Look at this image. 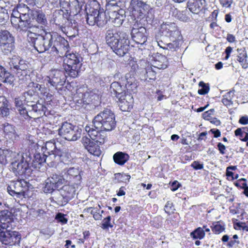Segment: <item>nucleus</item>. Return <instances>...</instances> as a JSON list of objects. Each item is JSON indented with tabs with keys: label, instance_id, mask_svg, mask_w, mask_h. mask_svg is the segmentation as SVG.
<instances>
[{
	"label": "nucleus",
	"instance_id": "obj_47",
	"mask_svg": "<svg viewBox=\"0 0 248 248\" xmlns=\"http://www.w3.org/2000/svg\"><path fill=\"white\" fill-rule=\"evenodd\" d=\"M105 131L100 130L99 134L94 138L93 141L99 144L104 143L107 139Z\"/></svg>",
	"mask_w": 248,
	"mask_h": 248
},
{
	"label": "nucleus",
	"instance_id": "obj_62",
	"mask_svg": "<svg viewBox=\"0 0 248 248\" xmlns=\"http://www.w3.org/2000/svg\"><path fill=\"white\" fill-rule=\"evenodd\" d=\"M8 19V16L7 13H0V24H4L6 23Z\"/></svg>",
	"mask_w": 248,
	"mask_h": 248
},
{
	"label": "nucleus",
	"instance_id": "obj_34",
	"mask_svg": "<svg viewBox=\"0 0 248 248\" xmlns=\"http://www.w3.org/2000/svg\"><path fill=\"white\" fill-rule=\"evenodd\" d=\"M99 7V5L97 4L96 9L90 7L89 9V12L86 13V21L87 24L90 26H93L96 23L97 10Z\"/></svg>",
	"mask_w": 248,
	"mask_h": 248
},
{
	"label": "nucleus",
	"instance_id": "obj_41",
	"mask_svg": "<svg viewBox=\"0 0 248 248\" xmlns=\"http://www.w3.org/2000/svg\"><path fill=\"white\" fill-rule=\"evenodd\" d=\"M42 150L44 154H49L60 150L56 148L54 140H50L46 142L45 147H42Z\"/></svg>",
	"mask_w": 248,
	"mask_h": 248
},
{
	"label": "nucleus",
	"instance_id": "obj_20",
	"mask_svg": "<svg viewBox=\"0 0 248 248\" xmlns=\"http://www.w3.org/2000/svg\"><path fill=\"white\" fill-rule=\"evenodd\" d=\"M69 15L65 13L63 10L56 11L53 15V21L62 30L68 22Z\"/></svg>",
	"mask_w": 248,
	"mask_h": 248
},
{
	"label": "nucleus",
	"instance_id": "obj_11",
	"mask_svg": "<svg viewBox=\"0 0 248 248\" xmlns=\"http://www.w3.org/2000/svg\"><path fill=\"white\" fill-rule=\"evenodd\" d=\"M15 48V38L6 30L0 31V50L6 55L11 54Z\"/></svg>",
	"mask_w": 248,
	"mask_h": 248
},
{
	"label": "nucleus",
	"instance_id": "obj_50",
	"mask_svg": "<svg viewBox=\"0 0 248 248\" xmlns=\"http://www.w3.org/2000/svg\"><path fill=\"white\" fill-rule=\"evenodd\" d=\"M85 129L86 131L88 132L90 138L92 140H91L94 139V138L96 137L100 132V130H98L96 128H95V129H93V127L87 125L85 127Z\"/></svg>",
	"mask_w": 248,
	"mask_h": 248
},
{
	"label": "nucleus",
	"instance_id": "obj_33",
	"mask_svg": "<svg viewBox=\"0 0 248 248\" xmlns=\"http://www.w3.org/2000/svg\"><path fill=\"white\" fill-rule=\"evenodd\" d=\"M129 158V155L123 152H117L113 155V159L114 162L120 166H123Z\"/></svg>",
	"mask_w": 248,
	"mask_h": 248
},
{
	"label": "nucleus",
	"instance_id": "obj_7",
	"mask_svg": "<svg viewBox=\"0 0 248 248\" xmlns=\"http://www.w3.org/2000/svg\"><path fill=\"white\" fill-rule=\"evenodd\" d=\"M82 129L70 123H62L58 129L59 135L68 141H76L81 137Z\"/></svg>",
	"mask_w": 248,
	"mask_h": 248
},
{
	"label": "nucleus",
	"instance_id": "obj_40",
	"mask_svg": "<svg viewBox=\"0 0 248 248\" xmlns=\"http://www.w3.org/2000/svg\"><path fill=\"white\" fill-rule=\"evenodd\" d=\"M118 0H106V13L121 9L118 5Z\"/></svg>",
	"mask_w": 248,
	"mask_h": 248
},
{
	"label": "nucleus",
	"instance_id": "obj_19",
	"mask_svg": "<svg viewBox=\"0 0 248 248\" xmlns=\"http://www.w3.org/2000/svg\"><path fill=\"white\" fill-rule=\"evenodd\" d=\"M146 29L143 27H133L131 34L134 41L137 44L143 45L147 41Z\"/></svg>",
	"mask_w": 248,
	"mask_h": 248
},
{
	"label": "nucleus",
	"instance_id": "obj_63",
	"mask_svg": "<svg viewBox=\"0 0 248 248\" xmlns=\"http://www.w3.org/2000/svg\"><path fill=\"white\" fill-rule=\"evenodd\" d=\"M191 167L195 170H201L203 169V165L202 164L200 163L198 161H194L191 165Z\"/></svg>",
	"mask_w": 248,
	"mask_h": 248
},
{
	"label": "nucleus",
	"instance_id": "obj_42",
	"mask_svg": "<svg viewBox=\"0 0 248 248\" xmlns=\"http://www.w3.org/2000/svg\"><path fill=\"white\" fill-rule=\"evenodd\" d=\"M72 6L69 13V16L72 14L77 15L79 14L82 9V5L79 3L78 0H72Z\"/></svg>",
	"mask_w": 248,
	"mask_h": 248
},
{
	"label": "nucleus",
	"instance_id": "obj_15",
	"mask_svg": "<svg viewBox=\"0 0 248 248\" xmlns=\"http://www.w3.org/2000/svg\"><path fill=\"white\" fill-rule=\"evenodd\" d=\"M66 182L69 183H75L77 185H80L82 171L79 168L72 167L67 169H64L62 171Z\"/></svg>",
	"mask_w": 248,
	"mask_h": 248
},
{
	"label": "nucleus",
	"instance_id": "obj_46",
	"mask_svg": "<svg viewBox=\"0 0 248 248\" xmlns=\"http://www.w3.org/2000/svg\"><path fill=\"white\" fill-rule=\"evenodd\" d=\"M15 19H17L18 20V25L19 27L21 28L20 23L21 22L23 21V20H22L21 15L19 14V12L17 7L16 8H14L12 12L11 17V20L12 23H13V20Z\"/></svg>",
	"mask_w": 248,
	"mask_h": 248
},
{
	"label": "nucleus",
	"instance_id": "obj_54",
	"mask_svg": "<svg viewBox=\"0 0 248 248\" xmlns=\"http://www.w3.org/2000/svg\"><path fill=\"white\" fill-rule=\"evenodd\" d=\"M40 93L43 96H45L46 99L51 100L52 94L48 93V90L45 86L44 85H41V88H39Z\"/></svg>",
	"mask_w": 248,
	"mask_h": 248
},
{
	"label": "nucleus",
	"instance_id": "obj_53",
	"mask_svg": "<svg viewBox=\"0 0 248 248\" xmlns=\"http://www.w3.org/2000/svg\"><path fill=\"white\" fill-rule=\"evenodd\" d=\"M110 216H108L107 217L105 218L102 221L101 226V228L104 230H107L108 228H112L113 226L110 223Z\"/></svg>",
	"mask_w": 248,
	"mask_h": 248
},
{
	"label": "nucleus",
	"instance_id": "obj_49",
	"mask_svg": "<svg viewBox=\"0 0 248 248\" xmlns=\"http://www.w3.org/2000/svg\"><path fill=\"white\" fill-rule=\"evenodd\" d=\"M199 85L201 87L198 91L199 94L204 95L209 92L210 87L208 83H205L203 81H200L199 83Z\"/></svg>",
	"mask_w": 248,
	"mask_h": 248
},
{
	"label": "nucleus",
	"instance_id": "obj_59",
	"mask_svg": "<svg viewBox=\"0 0 248 248\" xmlns=\"http://www.w3.org/2000/svg\"><path fill=\"white\" fill-rule=\"evenodd\" d=\"M225 230L224 226L220 225L217 222L216 225H214L212 230L216 233H219L223 232Z\"/></svg>",
	"mask_w": 248,
	"mask_h": 248
},
{
	"label": "nucleus",
	"instance_id": "obj_55",
	"mask_svg": "<svg viewBox=\"0 0 248 248\" xmlns=\"http://www.w3.org/2000/svg\"><path fill=\"white\" fill-rule=\"evenodd\" d=\"M8 153V150L0 149V163L5 164L7 163L6 155Z\"/></svg>",
	"mask_w": 248,
	"mask_h": 248
},
{
	"label": "nucleus",
	"instance_id": "obj_8",
	"mask_svg": "<svg viewBox=\"0 0 248 248\" xmlns=\"http://www.w3.org/2000/svg\"><path fill=\"white\" fill-rule=\"evenodd\" d=\"M17 111L24 119L28 118H39L43 115L47 116L49 111L45 106L38 105L32 108L27 106V108L23 107L18 108Z\"/></svg>",
	"mask_w": 248,
	"mask_h": 248
},
{
	"label": "nucleus",
	"instance_id": "obj_3",
	"mask_svg": "<svg viewBox=\"0 0 248 248\" xmlns=\"http://www.w3.org/2000/svg\"><path fill=\"white\" fill-rule=\"evenodd\" d=\"M182 37L175 24L170 23L162 26L161 30L156 35L155 39L158 46L168 51L165 53L171 55L179 48Z\"/></svg>",
	"mask_w": 248,
	"mask_h": 248
},
{
	"label": "nucleus",
	"instance_id": "obj_18",
	"mask_svg": "<svg viewBox=\"0 0 248 248\" xmlns=\"http://www.w3.org/2000/svg\"><path fill=\"white\" fill-rule=\"evenodd\" d=\"M80 185H77L75 183H69L62 186L59 190L61 195L66 201L73 199L76 195V190L80 188Z\"/></svg>",
	"mask_w": 248,
	"mask_h": 248
},
{
	"label": "nucleus",
	"instance_id": "obj_2",
	"mask_svg": "<svg viewBox=\"0 0 248 248\" xmlns=\"http://www.w3.org/2000/svg\"><path fill=\"white\" fill-rule=\"evenodd\" d=\"M63 68L64 70H54L51 72L50 77H48V83L53 87L62 86L65 82L67 75L75 78L78 75L79 69L81 66L82 58L78 53H68L64 55Z\"/></svg>",
	"mask_w": 248,
	"mask_h": 248
},
{
	"label": "nucleus",
	"instance_id": "obj_25",
	"mask_svg": "<svg viewBox=\"0 0 248 248\" xmlns=\"http://www.w3.org/2000/svg\"><path fill=\"white\" fill-rule=\"evenodd\" d=\"M12 213L8 210H3L0 211V224L6 228L11 230L13 223Z\"/></svg>",
	"mask_w": 248,
	"mask_h": 248
},
{
	"label": "nucleus",
	"instance_id": "obj_13",
	"mask_svg": "<svg viewBox=\"0 0 248 248\" xmlns=\"http://www.w3.org/2000/svg\"><path fill=\"white\" fill-rule=\"evenodd\" d=\"M10 69L19 78H23L29 74V65L25 61L18 58H12L9 62Z\"/></svg>",
	"mask_w": 248,
	"mask_h": 248
},
{
	"label": "nucleus",
	"instance_id": "obj_16",
	"mask_svg": "<svg viewBox=\"0 0 248 248\" xmlns=\"http://www.w3.org/2000/svg\"><path fill=\"white\" fill-rule=\"evenodd\" d=\"M19 14L21 15V17L23 21L21 22L20 27L21 30L31 28L33 25L31 23V16L33 11L30 10L29 7L25 5L23 6L19 5L17 6Z\"/></svg>",
	"mask_w": 248,
	"mask_h": 248
},
{
	"label": "nucleus",
	"instance_id": "obj_51",
	"mask_svg": "<svg viewBox=\"0 0 248 248\" xmlns=\"http://www.w3.org/2000/svg\"><path fill=\"white\" fill-rule=\"evenodd\" d=\"M237 51L239 55L237 56V60L241 63L247 62L246 58L247 55L246 50L242 49H238Z\"/></svg>",
	"mask_w": 248,
	"mask_h": 248
},
{
	"label": "nucleus",
	"instance_id": "obj_38",
	"mask_svg": "<svg viewBox=\"0 0 248 248\" xmlns=\"http://www.w3.org/2000/svg\"><path fill=\"white\" fill-rule=\"evenodd\" d=\"M35 19L36 21L42 25H46L47 24V20L45 15L42 12L33 11L31 18Z\"/></svg>",
	"mask_w": 248,
	"mask_h": 248
},
{
	"label": "nucleus",
	"instance_id": "obj_30",
	"mask_svg": "<svg viewBox=\"0 0 248 248\" xmlns=\"http://www.w3.org/2000/svg\"><path fill=\"white\" fill-rule=\"evenodd\" d=\"M124 88L125 87H123L118 82L115 81L112 82L110 87V92L111 95L118 98L120 96L126 94L125 92Z\"/></svg>",
	"mask_w": 248,
	"mask_h": 248
},
{
	"label": "nucleus",
	"instance_id": "obj_32",
	"mask_svg": "<svg viewBox=\"0 0 248 248\" xmlns=\"http://www.w3.org/2000/svg\"><path fill=\"white\" fill-rule=\"evenodd\" d=\"M108 14L106 13V11L104 12L103 9H100L99 7V9H97L96 19L95 24L99 27H103L108 21Z\"/></svg>",
	"mask_w": 248,
	"mask_h": 248
},
{
	"label": "nucleus",
	"instance_id": "obj_31",
	"mask_svg": "<svg viewBox=\"0 0 248 248\" xmlns=\"http://www.w3.org/2000/svg\"><path fill=\"white\" fill-rule=\"evenodd\" d=\"M10 105L6 98L0 96V117H7L10 114Z\"/></svg>",
	"mask_w": 248,
	"mask_h": 248
},
{
	"label": "nucleus",
	"instance_id": "obj_39",
	"mask_svg": "<svg viewBox=\"0 0 248 248\" xmlns=\"http://www.w3.org/2000/svg\"><path fill=\"white\" fill-rule=\"evenodd\" d=\"M170 13H171L172 16L181 21H186L187 19V17L186 15V11H180L174 6L170 7Z\"/></svg>",
	"mask_w": 248,
	"mask_h": 248
},
{
	"label": "nucleus",
	"instance_id": "obj_45",
	"mask_svg": "<svg viewBox=\"0 0 248 248\" xmlns=\"http://www.w3.org/2000/svg\"><path fill=\"white\" fill-rule=\"evenodd\" d=\"M71 1L72 0H59L61 7L65 11V13H67L69 15L72 6Z\"/></svg>",
	"mask_w": 248,
	"mask_h": 248
},
{
	"label": "nucleus",
	"instance_id": "obj_24",
	"mask_svg": "<svg viewBox=\"0 0 248 248\" xmlns=\"http://www.w3.org/2000/svg\"><path fill=\"white\" fill-rule=\"evenodd\" d=\"M24 97V101L26 103L27 106L32 107L38 105L44 106L42 103H40L38 100V95L36 93H34L32 91H28L25 92L23 93Z\"/></svg>",
	"mask_w": 248,
	"mask_h": 248
},
{
	"label": "nucleus",
	"instance_id": "obj_4",
	"mask_svg": "<svg viewBox=\"0 0 248 248\" xmlns=\"http://www.w3.org/2000/svg\"><path fill=\"white\" fill-rule=\"evenodd\" d=\"M128 31L108 29L106 32V41L113 51L120 57L124 56L129 49Z\"/></svg>",
	"mask_w": 248,
	"mask_h": 248
},
{
	"label": "nucleus",
	"instance_id": "obj_35",
	"mask_svg": "<svg viewBox=\"0 0 248 248\" xmlns=\"http://www.w3.org/2000/svg\"><path fill=\"white\" fill-rule=\"evenodd\" d=\"M156 69H155L152 66L147 67L145 70L144 79L148 82L155 80L156 78Z\"/></svg>",
	"mask_w": 248,
	"mask_h": 248
},
{
	"label": "nucleus",
	"instance_id": "obj_43",
	"mask_svg": "<svg viewBox=\"0 0 248 248\" xmlns=\"http://www.w3.org/2000/svg\"><path fill=\"white\" fill-rule=\"evenodd\" d=\"M130 175L124 173H116L114 174V179L117 183H127L130 180Z\"/></svg>",
	"mask_w": 248,
	"mask_h": 248
},
{
	"label": "nucleus",
	"instance_id": "obj_12",
	"mask_svg": "<svg viewBox=\"0 0 248 248\" xmlns=\"http://www.w3.org/2000/svg\"><path fill=\"white\" fill-rule=\"evenodd\" d=\"M29 183L24 179L12 182L7 187V192L13 197L22 198L25 196V193L29 188Z\"/></svg>",
	"mask_w": 248,
	"mask_h": 248
},
{
	"label": "nucleus",
	"instance_id": "obj_1",
	"mask_svg": "<svg viewBox=\"0 0 248 248\" xmlns=\"http://www.w3.org/2000/svg\"><path fill=\"white\" fill-rule=\"evenodd\" d=\"M27 38L28 41L40 53L47 52L56 56L62 55L63 51L69 53L68 41L56 32H46L44 35H41L27 31Z\"/></svg>",
	"mask_w": 248,
	"mask_h": 248
},
{
	"label": "nucleus",
	"instance_id": "obj_52",
	"mask_svg": "<svg viewBox=\"0 0 248 248\" xmlns=\"http://www.w3.org/2000/svg\"><path fill=\"white\" fill-rule=\"evenodd\" d=\"M28 88V91H32L34 93L38 95L39 88H41V85L36 82H31L29 84Z\"/></svg>",
	"mask_w": 248,
	"mask_h": 248
},
{
	"label": "nucleus",
	"instance_id": "obj_6",
	"mask_svg": "<svg viewBox=\"0 0 248 248\" xmlns=\"http://www.w3.org/2000/svg\"><path fill=\"white\" fill-rule=\"evenodd\" d=\"M32 156L29 151L23 153L18 159H15L9 166L10 170L16 175H22L23 174L29 175L31 169L29 167L31 161Z\"/></svg>",
	"mask_w": 248,
	"mask_h": 248
},
{
	"label": "nucleus",
	"instance_id": "obj_27",
	"mask_svg": "<svg viewBox=\"0 0 248 248\" xmlns=\"http://www.w3.org/2000/svg\"><path fill=\"white\" fill-rule=\"evenodd\" d=\"M205 0H189L187 3L189 11L195 14H198L202 9H205Z\"/></svg>",
	"mask_w": 248,
	"mask_h": 248
},
{
	"label": "nucleus",
	"instance_id": "obj_14",
	"mask_svg": "<svg viewBox=\"0 0 248 248\" xmlns=\"http://www.w3.org/2000/svg\"><path fill=\"white\" fill-rule=\"evenodd\" d=\"M149 8V5L141 0H131L128 10L135 18H141Z\"/></svg>",
	"mask_w": 248,
	"mask_h": 248
},
{
	"label": "nucleus",
	"instance_id": "obj_36",
	"mask_svg": "<svg viewBox=\"0 0 248 248\" xmlns=\"http://www.w3.org/2000/svg\"><path fill=\"white\" fill-rule=\"evenodd\" d=\"M46 162V158H45V154L43 153L41 154L40 153L36 152L33 154V159L31 160V164L34 168L38 167V165H41L43 163Z\"/></svg>",
	"mask_w": 248,
	"mask_h": 248
},
{
	"label": "nucleus",
	"instance_id": "obj_28",
	"mask_svg": "<svg viewBox=\"0 0 248 248\" xmlns=\"http://www.w3.org/2000/svg\"><path fill=\"white\" fill-rule=\"evenodd\" d=\"M2 127L5 137L6 139H9L13 141L18 140L19 135L16 132L15 126L8 123H5L2 124Z\"/></svg>",
	"mask_w": 248,
	"mask_h": 248
},
{
	"label": "nucleus",
	"instance_id": "obj_48",
	"mask_svg": "<svg viewBox=\"0 0 248 248\" xmlns=\"http://www.w3.org/2000/svg\"><path fill=\"white\" fill-rule=\"evenodd\" d=\"M82 98L79 100H77V103L81 105L82 104L87 105L91 103L92 101L91 96L88 93H86L83 94H81Z\"/></svg>",
	"mask_w": 248,
	"mask_h": 248
},
{
	"label": "nucleus",
	"instance_id": "obj_29",
	"mask_svg": "<svg viewBox=\"0 0 248 248\" xmlns=\"http://www.w3.org/2000/svg\"><path fill=\"white\" fill-rule=\"evenodd\" d=\"M0 80L4 83L12 85L14 80V76L2 65H0Z\"/></svg>",
	"mask_w": 248,
	"mask_h": 248
},
{
	"label": "nucleus",
	"instance_id": "obj_9",
	"mask_svg": "<svg viewBox=\"0 0 248 248\" xmlns=\"http://www.w3.org/2000/svg\"><path fill=\"white\" fill-rule=\"evenodd\" d=\"M66 182L63 173L62 174L57 173H52L45 181L44 186L43 187V191L45 193H52L55 189L58 188Z\"/></svg>",
	"mask_w": 248,
	"mask_h": 248
},
{
	"label": "nucleus",
	"instance_id": "obj_10",
	"mask_svg": "<svg viewBox=\"0 0 248 248\" xmlns=\"http://www.w3.org/2000/svg\"><path fill=\"white\" fill-rule=\"evenodd\" d=\"M21 240L19 233L16 231H12L0 224V241L5 245L19 244Z\"/></svg>",
	"mask_w": 248,
	"mask_h": 248
},
{
	"label": "nucleus",
	"instance_id": "obj_61",
	"mask_svg": "<svg viewBox=\"0 0 248 248\" xmlns=\"http://www.w3.org/2000/svg\"><path fill=\"white\" fill-rule=\"evenodd\" d=\"M214 111V109H210V110L204 112L202 114V118L205 120H209L211 115L213 114Z\"/></svg>",
	"mask_w": 248,
	"mask_h": 248
},
{
	"label": "nucleus",
	"instance_id": "obj_60",
	"mask_svg": "<svg viewBox=\"0 0 248 248\" xmlns=\"http://www.w3.org/2000/svg\"><path fill=\"white\" fill-rule=\"evenodd\" d=\"M232 1V0H219L220 4L225 8L231 7Z\"/></svg>",
	"mask_w": 248,
	"mask_h": 248
},
{
	"label": "nucleus",
	"instance_id": "obj_44",
	"mask_svg": "<svg viewBox=\"0 0 248 248\" xmlns=\"http://www.w3.org/2000/svg\"><path fill=\"white\" fill-rule=\"evenodd\" d=\"M190 236L194 239H202L205 236V232L202 228L198 227L190 233Z\"/></svg>",
	"mask_w": 248,
	"mask_h": 248
},
{
	"label": "nucleus",
	"instance_id": "obj_17",
	"mask_svg": "<svg viewBox=\"0 0 248 248\" xmlns=\"http://www.w3.org/2000/svg\"><path fill=\"white\" fill-rule=\"evenodd\" d=\"M106 13L108 14V21L116 27H119L123 24L126 17L125 11L122 8Z\"/></svg>",
	"mask_w": 248,
	"mask_h": 248
},
{
	"label": "nucleus",
	"instance_id": "obj_5",
	"mask_svg": "<svg viewBox=\"0 0 248 248\" xmlns=\"http://www.w3.org/2000/svg\"><path fill=\"white\" fill-rule=\"evenodd\" d=\"M114 113L106 108L99 112L93 120V126L101 131H110L116 127Z\"/></svg>",
	"mask_w": 248,
	"mask_h": 248
},
{
	"label": "nucleus",
	"instance_id": "obj_58",
	"mask_svg": "<svg viewBox=\"0 0 248 248\" xmlns=\"http://www.w3.org/2000/svg\"><path fill=\"white\" fill-rule=\"evenodd\" d=\"M125 79L126 81L125 85L130 84V83H133V82L137 81V80L134 77L133 74L131 73L126 74L125 76Z\"/></svg>",
	"mask_w": 248,
	"mask_h": 248
},
{
	"label": "nucleus",
	"instance_id": "obj_57",
	"mask_svg": "<svg viewBox=\"0 0 248 248\" xmlns=\"http://www.w3.org/2000/svg\"><path fill=\"white\" fill-rule=\"evenodd\" d=\"M164 210L165 212L168 214L169 215H170L171 213H174L175 209L174 206H173L172 202L170 201H168L165 206Z\"/></svg>",
	"mask_w": 248,
	"mask_h": 248
},
{
	"label": "nucleus",
	"instance_id": "obj_37",
	"mask_svg": "<svg viewBox=\"0 0 248 248\" xmlns=\"http://www.w3.org/2000/svg\"><path fill=\"white\" fill-rule=\"evenodd\" d=\"M46 162L49 163L59 161L60 160L62 155L61 150H56L55 152L49 153V154H45Z\"/></svg>",
	"mask_w": 248,
	"mask_h": 248
},
{
	"label": "nucleus",
	"instance_id": "obj_26",
	"mask_svg": "<svg viewBox=\"0 0 248 248\" xmlns=\"http://www.w3.org/2000/svg\"><path fill=\"white\" fill-rule=\"evenodd\" d=\"M62 31L65 32L68 36L76 37L78 34V23L75 20H69L65 26L63 27Z\"/></svg>",
	"mask_w": 248,
	"mask_h": 248
},
{
	"label": "nucleus",
	"instance_id": "obj_21",
	"mask_svg": "<svg viewBox=\"0 0 248 248\" xmlns=\"http://www.w3.org/2000/svg\"><path fill=\"white\" fill-rule=\"evenodd\" d=\"M117 99H118V105L122 111H130L132 108L134 100L130 94L126 93Z\"/></svg>",
	"mask_w": 248,
	"mask_h": 248
},
{
	"label": "nucleus",
	"instance_id": "obj_64",
	"mask_svg": "<svg viewBox=\"0 0 248 248\" xmlns=\"http://www.w3.org/2000/svg\"><path fill=\"white\" fill-rule=\"evenodd\" d=\"M15 104L16 107V109L18 108L24 107L22 101L19 98H16L15 100Z\"/></svg>",
	"mask_w": 248,
	"mask_h": 248
},
{
	"label": "nucleus",
	"instance_id": "obj_22",
	"mask_svg": "<svg viewBox=\"0 0 248 248\" xmlns=\"http://www.w3.org/2000/svg\"><path fill=\"white\" fill-rule=\"evenodd\" d=\"M82 140L84 147L90 154L97 156L100 155L101 150L98 143L88 138H83Z\"/></svg>",
	"mask_w": 248,
	"mask_h": 248
},
{
	"label": "nucleus",
	"instance_id": "obj_56",
	"mask_svg": "<svg viewBox=\"0 0 248 248\" xmlns=\"http://www.w3.org/2000/svg\"><path fill=\"white\" fill-rule=\"evenodd\" d=\"M138 86V81L133 82V83H130V84H125V88L129 91L130 92L133 93L137 92V88Z\"/></svg>",
	"mask_w": 248,
	"mask_h": 248
},
{
	"label": "nucleus",
	"instance_id": "obj_23",
	"mask_svg": "<svg viewBox=\"0 0 248 248\" xmlns=\"http://www.w3.org/2000/svg\"><path fill=\"white\" fill-rule=\"evenodd\" d=\"M168 65V61L167 57L157 53L153 57L151 65L156 70H161L166 68Z\"/></svg>",
	"mask_w": 248,
	"mask_h": 248
}]
</instances>
